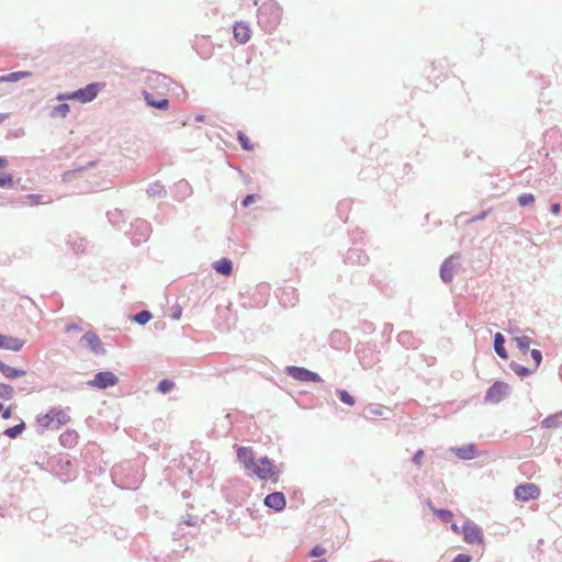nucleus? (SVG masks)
Listing matches in <instances>:
<instances>
[{
    "instance_id": "obj_29",
    "label": "nucleus",
    "mask_w": 562,
    "mask_h": 562,
    "mask_svg": "<svg viewBox=\"0 0 562 562\" xmlns=\"http://www.w3.org/2000/svg\"><path fill=\"white\" fill-rule=\"evenodd\" d=\"M173 387H175V383L170 380L165 379L159 382V384L157 386V391L160 392L161 394H167L171 390H173Z\"/></svg>"
},
{
    "instance_id": "obj_16",
    "label": "nucleus",
    "mask_w": 562,
    "mask_h": 562,
    "mask_svg": "<svg viewBox=\"0 0 562 562\" xmlns=\"http://www.w3.org/2000/svg\"><path fill=\"white\" fill-rule=\"evenodd\" d=\"M452 451L462 460H472L477 456L476 447L472 443L459 448H452Z\"/></svg>"
},
{
    "instance_id": "obj_11",
    "label": "nucleus",
    "mask_w": 562,
    "mask_h": 562,
    "mask_svg": "<svg viewBox=\"0 0 562 562\" xmlns=\"http://www.w3.org/2000/svg\"><path fill=\"white\" fill-rule=\"evenodd\" d=\"M145 83L149 89L158 90L160 94L167 88V77L156 71H147Z\"/></svg>"
},
{
    "instance_id": "obj_8",
    "label": "nucleus",
    "mask_w": 562,
    "mask_h": 562,
    "mask_svg": "<svg viewBox=\"0 0 562 562\" xmlns=\"http://www.w3.org/2000/svg\"><path fill=\"white\" fill-rule=\"evenodd\" d=\"M509 393V386L503 382L494 383L486 392L485 400L491 403H499Z\"/></svg>"
},
{
    "instance_id": "obj_7",
    "label": "nucleus",
    "mask_w": 562,
    "mask_h": 562,
    "mask_svg": "<svg viewBox=\"0 0 562 562\" xmlns=\"http://www.w3.org/2000/svg\"><path fill=\"white\" fill-rule=\"evenodd\" d=\"M540 496V488L533 483H526L516 486L515 497L521 502L537 499Z\"/></svg>"
},
{
    "instance_id": "obj_15",
    "label": "nucleus",
    "mask_w": 562,
    "mask_h": 562,
    "mask_svg": "<svg viewBox=\"0 0 562 562\" xmlns=\"http://www.w3.org/2000/svg\"><path fill=\"white\" fill-rule=\"evenodd\" d=\"M143 98L146 101V104L151 108H156L159 110H167L169 106V101L161 95L154 97L151 93H149L147 91H143Z\"/></svg>"
},
{
    "instance_id": "obj_46",
    "label": "nucleus",
    "mask_w": 562,
    "mask_h": 562,
    "mask_svg": "<svg viewBox=\"0 0 562 562\" xmlns=\"http://www.w3.org/2000/svg\"><path fill=\"white\" fill-rule=\"evenodd\" d=\"M79 330V326L77 324H69L66 327V331Z\"/></svg>"
},
{
    "instance_id": "obj_33",
    "label": "nucleus",
    "mask_w": 562,
    "mask_h": 562,
    "mask_svg": "<svg viewBox=\"0 0 562 562\" xmlns=\"http://www.w3.org/2000/svg\"><path fill=\"white\" fill-rule=\"evenodd\" d=\"M530 356H531L532 360L535 361L533 370H536L542 361V355L538 349H532L530 351Z\"/></svg>"
},
{
    "instance_id": "obj_5",
    "label": "nucleus",
    "mask_w": 562,
    "mask_h": 562,
    "mask_svg": "<svg viewBox=\"0 0 562 562\" xmlns=\"http://www.w3.org/2000/svg\"><path fill=\"white\" fill-rule=\"evenodd\" d=\"M80 345L82 348L90 350L92 353L97 356L105 353L103 342L93 331L85 333L80 339Z\"/></svg>"
},
{
    "instance_id": "obj_56",
    "label": "nucleus",
    "mask_w": 562,
    "mask_h": 562,
    "mask_svg": "<svg viewBox=\"0 0 562 562\" xmlns=\"http://www.w3.org/2000/svg\"><path fill=\"white\" fill-rule=\"evenodd\" d=\"M315 562H326V560H318V561H315Z\"/></svg>"
},
{
    "instance_id": "obj_52",
    "label": "nucleus",
    "mask_w": 562,
    "mask_h": 562,
    "mask_svg": "<svg viewBox=\"0 0 562 562\" xmlns=\"http://www.w3.org/2000/svg\"><path fill=\"white\" fill-rule=\"evenodd\" d=\"M451 528H452V530H453L454 532H458V527H457V525H454V524H453V525L451 526Z\"/></svg>"
},
{
    "instance_id": "obj_42",
    "label": "nucleus",
    "mask_w": 562,
    "mask_h": 562,
    "mask_svg": "<svg viewBox=\"0 0 562 562\" xmlns=\"http://www.w3.org/2000/svg\"><path fill=\"white\" fill-rule=\"evenodd\" d=\"M488 214V211H483L482 213H480L479 215L474 216L471 222H475V221H482L484 220Z\"/></svg>"
},
{
    "instance_id": "obj_47",
    "label": "nucleus",
    "mask_w": 562,
    "mask_h": 562,
    "mask_svg": "<svg viewBox=\"0 0 562 562\" xmlns=\"http://www.w3.org/2000/svg\"><path fill=\"white\" fill-rule=\"evenodd\" d=\"M8 166V160L4 157H0V168H5Z\"/></svg>"
},
{
    "instance_id": "obj_18",
    "label": "nucleus",
    "mask_w": 562,
    "mask_h": 562,
    "mask_svg": "<svg viewBox=\"0 0 562 562\" xmlns=\"http://www.w3.org/2000/svg\"><path fill=\"white\" fill-rule=\"evenodd\" d=\"M213 268L217 273L229 276L233 270V263L229 259L223 258L213 263Z\"/></svg>"
},
{
    "instance_id": "obj_55",
    "label": "nucleus",
    "mask_w": 562,
    "mask_h": 562,
    "mask_svg": "<svg viewBox=\"0 0 562 562\" xmlns=\"http://www.w3.org/2000/svg\"><path fill=\"white\" fill-rule=\"evenodd\" d=\"M2 409H3V406H2V404L0 403V413L2 412Z\"/></svg>"
},
{
    "instance_id": "obj_3",
    "label": "nucleus",
    "mask_w": 562,
    "mask_h": 562,
    "mask_svg": "<svg viewBox=\"0 0 562 562\" xmlns=\"http://www.w3.org/2000/svg\"><path fill=\"white\" fill-rule=\"evenodd\" d=\"M258 18L266 30H273L281 18L279 5L273 1L263 3L259 9Z\"/></svg>"
},
{
    "instance_id": "obj_25",
    "label": "nucleus",
    "mask_w": 562,
    "mask_h": 562,
    "mask_svg": "<svg viewBox=\"0 0 562 562\" xmlns=\"http://www.w3.org/2000/svg\"><path fill=\"white\" fill-rule=\"evenodd\" d=\"M25 429V424L22 422L13 427H9L3 431V435L8 436L9 438H16L19 435L23 432Z\"/></svg>"
},
{
    "instance_id": "obj_17",
    "label": "nucleus",
    "mask_w": 562,
    "mask_h": 562,
    "mask_svg": "<svg viewBox=\"0 0 562 562\" xmlns=\"http://www.w3.org/2000/svg\"><path fill=\"white\" fill-rule=\"evenodd\" d=\"M234 37L240 44H245L250 38V29L244 23H236L234 26Z\"/></svg>"
},
{
    "instance_id": "obj_9",
    "label": "nucleus",
    "mask_w": 562,
    "mask_h": 562,
    "mask_svg": "<svg viewBox=\"0 0 562 562\" xmlns=\"http://www.w3.org/2000/svg\"><path fill=\"white\" fill-rule=\"evenodd\" d=\"M288 373L290 376H292L295 380L303 381V382H321L322 378L307 369L300 368V367H289Z\"/></svg>"
},
{
    "instance_id": "obj_23",
    "label": "nucleus",
    "mask_w": 562,
    "mask_h": 562,
    "mask_svg": "<svg viewBox=\"0 0 562 562\" xmlns=\"http://www.w3.org/2000/svg\"><path fill=\"white\" fill-rule=\"evenodd\" d=\"M147 194L153 198H160L165 194V188L158 182L150 183L147 188Z\"/></svg>"
},
{
    "instance_id": "obj_1",
    "label": "nucleus",
    "mask_w": 562,
    "mask_h": 562,
    "mask_svg": "<svg viewBox=\"0 0 562 562\" xmlns=\"http://www.w3.org/2000/svg\"><path fill=\"white\" fill-rule=\"evenodd\" d=\"M237 460L243 468L250 475L257 476L261 481H272L277 483L279 481L281 469L268 457H260L256 459V456L251 448L239 447L237 449Z\"/></svg>"
},
{
    "instance_id": "obj_19",
    "label": "nucleus",
    "mask_w": 562,
    "mask_h": 562,
    "mask_svg": "<svg viewBox=\"0 0 562 562\" xmlns=\"http://www.w3.org/2000/svg\"><path fill=\"white\" fill-rule=\"evenodd\" d=\"M0 372L8 379H16L26 373L24 370L12 368L5 363H0Z\"/></svg>"
},
{
    "instance_id": "obj_13",
    "label": "nucleus",
    "mask_w": 562,
    "mask_h": 562,
    "mask_svg": "<svg viewBox=\"0 0 562 562\" xmlns=\"http://www.w3.org/2000/svg\"><path fill=\"white\" fill-rule=\"evenodd\" d=\"M23 346L24 340L12 336H5L0 333V349L20 351Z\"/></svg>"
},
{
    "instance_id": "obj_35",
    "label": "nucleus",
    "mask_w": 562,
    "mask_h": 562,
    "mask_svg": "<svg viewBox=\"0 0 562 562\" xmlns=\"http://www.w3.org/2000/svg\"><path fill=\"white\" fill-rule=\"evenodd\" d=\"M326 553V549L322 546H315L311 552L310 555L314 558H319Z\"/></svg>"
},
{
    "instance_id": "obj_22",
    "label": "nucleus",
    "mask_w": 562,
    "mask_h": 562,
    "mask_svg": "<svg viewBox=\"0 0 562 562\" xmlns=\"http://www.w3.org/2000/svg\"><path fill=\"white\" fill-rule=\"evenodd\" d=\"M69 111H70L69 104L60 103L52 109L50 116L64 119L68 115Z\"/></svg>"
},
{
    "instance_id": "obj_43",
    "label": "nucleus",
    "mask_w": 562,
    "mask_h": 562,
    "mask_svg": "<svg viewBox=\"0 0 562 562\" xmlns=\"http://www.w3.org/2000/svg\"><path fill=\"white\" fill-rule=\"evenodd\" d=\"M12 416V408L8 407L4 411L2 409V418L9 419Z\"/></svg>"
},
{
    "instance_id": "obj_14",
    "label": "nucleus",
    "mask_w": 562,
    "mask_h": 562,
    "mask_svg": "<svg viewBox=\"0 0 562 562\" xmlns=\"http://www.w3.org/2000/svg\"><path fill=\"white\" fill-rule=\"evenodd\" d=\"M265 505L280 512L285 507V497L281 492H273L266 496Z\"/></svg>"
},
{
    "instance_id": "obj_2",
    "label": "nucleus",
    "mask_w": 562,
    "mask_h": 562,
    "mask_svg": "<svg viewBox=\"0 0 562 562\" xmlns=\"http://www.w3.org/2000/svg\"><path fill=\"white\" fill-rule=\"evenodd\" d=\"M100 91L99 83H89L85 88L78 89L72 92H61L57 94V100L68 101L75 100L80 103H88L94 100Z\"/></svg>"
},
{
    "instance_id": "obj_10",
    "label": "nucleus",
    "mask_w": 562,
    "mask_h": 562,
    "mask_svg": "<svg viewBox=\"0 0 562 562\" xmlns=\"http://www.w3.org/2000/svg\"><path fill=\"white\" fill-rule=\"evenodd\" d=\"M462 530L465 542L472 544L476 542L481 543L483 541L482 531L475 522L467 520L463 525Z\"/></svg>"
},
{
    "instance_id": "obj_48",
    "label": "nucleus",
    "mask_w": 562,
    "mask_h": 562,
    "mask_svg": "<svg viewBox=\"0 0 562 562\" xmlns=\"http://www.w3.org/2000/svg\"><path fill=\"white\" fill-rule=\"evenodd\" d=\"M133 321L140 324V312L133 315Z\"/></svg>"
},
{
    "instance_id": "obj_27",
    "label": "nucleus",
    "mask_w": 562,
    "mask_h": 562,
    "mask_svg": "<svg viewBox=\"0 0 562 562\" xmlns=\"http://www.w3.org/2000/svg\"><path fill=\"white\" fill-rule=\"evenodd\" d=\"M14 395V390L11 385L0 383V397L2 400H11Z\"/></svg>"
},
{
    "instance_id": "obj_20",
    "label": "nucleus",
    "mask_w": 562,
    "mask_h": 562,
    "mask_svg": "<svg viewBox=\"0 0 562 562\" xmlns=\"http://www.w3.org/2000/svg\"><path fill=\"white\" fill-rule=\"evenodd\" d=\"M505 338L501 333H496L494 336V349L495 352L503 359H507L508 355L504 348Z\"/></svg>"
},
{
    "instance_id": "obj_54",
    "label": "nucleus",
    "mask_w": 562,
    "mask_h": 562,
    "mask_svg": "<svg viewBox=\"0 0 562 562\" xmlns=\"http://www.w3.org/2000/svg\"><path fill=\"white\" fill-rule=\"evenodd\" d=\"M108 216H109V221H111V222H112V217H111V216H112V214H111V213H108Z\"/></svg>"
},
{
    "instance_id": "obj_34",
    "label": "nucleus",
    "mask_w": 562,
    "mask_h": 562,
    "mask_svg": "<svg viewBox=\"0 0 562 562\" xmlns=\"http://www.w3.org/2000/svg\"><path fill=\"white\" fill-rule=\"evenodd\" d=\"M13 182V177L10 173H1L0 175V187L4 188L11 186Z\"/></svg>"
},
{
    "instance_id": "obj_32",
    "label": "nucleus",
    "mask_w": 562,
    "mask_h": 562,
    "mask_svg": "<svg viewBox=\"0 0 562 562\" xmlns=\"http://www.w3.org/2000/svg\"><path fill=\"white\" fill-rule=\"evenodd\" d=\"M535 202V196L531 193H524L519 195L518 203L520 206H527Z\"/></svg>"
},
{
    "instance_id": "obj_39",
    "label": "nucleus",
    "mask_w": 562,
    "mask_h": 562,
    "mask_svg": "<svg viewBox=\"0 0 562 562\" xmlns=\"http://www.w3.org/2000/svg\"><path fill=\"white\" fill-rule=\"evenodd\" d=\"M471 557L468 554H458L451 562H470Z\"/></svg>"
},
{
    "instance_id": "obj_51",
    "label": "nucleus",
    "mask_w": 562,
    "mask_h": 562,
    "mask_svg": "<svg viewBox=\"0 0 562 562\" xmlns=\"http://www.w3.org/2000/svg\"><path fill=\"white\" fill-rule=\"evenodd\" d=\"M370 413L374 414V415H379L380 414V412L378 409H372V411H370Z\"/></svg>"
},
{
    "instance_id": "obj_28",
    "label": "nucleus",
    "mask_w": 562,
    "mask_h": 562,
    "mask_svg": "<svg viewBox=\"0 0 562 562\" xmlns=\"http://www.w3.org/2000/svg\"><path fill=\"white\" fill-rule=\"evenodd\" d=\"M510 368L519 376L529 375L535 371L533 369H528L526 367H522V366H520L518 363H514V362L510 364Z\"/></svg>"
},
{
    "instance_id": "obj_45",
    "label": "nucleus",
    "mask_w": 562,
    "mask_h": 562,
    "mask_svg": "<svg viewBox=\"0 0 562 562\" xmlns=\"http://www.w3.org/2000/svg\"><path fill=\"white\" fill-rule=\"evenodd\" d=\"M550 210H551V212H552L553 214H555V215H557V214H559V213H560V204H559V203H554V204H552V205H551V207H550Z\"/></svg>"
},
{
    "instance_id": "obj_21",
    "label": "nucleus",
    "mask_w": 562,
    "mask_h": 562,
    "mask_svg": "<svg viewBox=\"0 0 562 562\" xmlns=\"http://www.w3.org/2000/svg\"><path fill=\"white\" fill-rule=\"evenodd\" d=\"M562 412L550 415L541 422L543 428H558L561 425Z\"/></svg>"
},
{
    "instance_id": "obj_44",
    "label": "nucleus",
    "mask_w": 562,
    "mask_h": 562,
    "mask_svg": "<svg viewBox=\"0 0 562 562\" xmlns=\"http://www.w3.org/2000/svg\"><path fill=\"white\" fill-rule=\"evenodd\" d=\"M151 319V314L148 311L143 310V325Z\"/></svg>"
},
{
    "instance_id": "obj_30",
    "label": "nucleus",
    "mask_w": 562,
    "mask_h": 562,
    "mask_svg": "<svg viewBox=\"0 0 562 562\" xmlns=\"http://www.w3.org/2000/svg\"><path fill=\"white\" fill-rule=\"evenodd\" d=\"M432 510L443 522H449L453 518V514L450 510L435 508H432Z\"/></svg>"
},
{
    "instance_id": "obj_31",
    "label": "nucleus",
    "mask_w": 562,
    "mask_h": 562,
    "mask_svg": "<svg viewBox=\"0 0 562 562\" xmlns=\"http://www.w3.org/2000/svg\"><path fill=\"white\" fill-rule=\"evenodd\" d=\"M337 394H338V396H339V400H340L342 403H345V404H347V405H349V406H352V405L355 404V400H353V397H352V396H351L347 391H345V390H338V391H337Z\"/></svg>"
},
{
    "instance_id": "obj_50",
    "label": "nucleus",
    "mask_w": 562,
    "mask_h": 562,
    "mask_svg": "<svg viewBox=\"0 0 562 562\" xmlns=\"http://www.w3.org/2000/svg\"><path fill=\"white\" fill-rule=\"evenodd\" d=\"M203 120H204V119H203V116H202V115H198V116L195 117V121H198V122H202Z\"/></svg>"
},
{
    "instance_id": "obj_38",
    "label": "nucleus",
    "mask_w": 562,
    "mask_h": 562,
    "mask_svg": "<svg viewBox=\"0 0 562 562\" xmlns=\"http://www.w3.org/2000/svg\"><path fill=\"white\" fill-rule=\"evenodd\" d=\"M198 517L188 515V518L180 520L179 526L187 525V526H195L198 525Z\"/></svg>"
},
{
    "instance_id": "obj_40",
    "label": "nucleus",
    "mask_w": 562,
    "mask_h": 562,
    "mask_svg": "<svg viewBox=\"0 0 562 562\" xmlns=\"http://www.w3.org/2000/svg\"><path fill=\"white\" fill-rule=\"evenodd\" d=\"M256 199L257 196L255 194H248L243 201V206H249L251 203L256 201Z\"/></svg>"
},
{
    "instance_id": "obj_41",
    "label": "nucleus",
    "mask_w": 562,
    "mask_h": 562,
    "mask_svg": "<svg viewBox=\"0 0 562 562\" xmlns=\"http://www.w3.org/2000/svg\"><path fill=\"white\" fill-rule=\"evenodd\" d=\"M423 454H424L423 450H418V451L414 454V458H413L414 463H416L417 465H419V464H420V462H422Z\"/></svg>"
},
{
    "instance_id": "obj_36",
    "label": "nucleus",
    "mask_w": 562,
    "mask_h": 562,
    "mask_svg": "<svg viewBox=\"0 0 562 562\" xmlns=\"http://www.w3.org/2000/svg\"><path fill=\"white\" fill-rule=\"evenodd\" d=\"M238 140L244 149H246V150L251 149L248 137L246 135H244L243 133H238Z\"/></svg>"
},
{
    "instance_id": "obj_12",
    "label": "nucleus",
    "mask_w": 562,
    "mask_h": 562,
    "mask_svg": "<svg viewBox=\"0 0 562 562\" xmlns=\"http://www.w3.org/2000/svg\"><path fill=\"white\" fill-rule=\"evenodd\" d=\"M457 257L451 256L450 258L446 259L440 268V277L443 282L448 283L452 281L457 269H458V262Z\"/></svg>"
},
{
    "instance_id": "obj_49",
    "label": "nucleus",
    "mask_w": 562,
    "mask_h": 562,
    "mask_svg": "<svg viewBox=\"0 0 562 562\" xmlns=\"http://www.w3.org/2000/svg\"><path fill=\"white\" fill-rule=\"evenodd\" d=\"M9 114L0 113V124L3 123L8 119Z\"/></svg>"
},
{
    "instance_id": "obj_24",
    "label": "nucleus",
    "mask_w": 562,
    "mask_h": 562,
    "mask_svg": "<svg viewBox=\"0 0 562 562\" xmlns=\"http://www.w3.org/2000/svg\"><path fill=\"white\" fill-rule=\"evenodd\" d=\"M27 76H30V74L26 71H14V72H10L7 76L0 77V81L16 82L20 79L25 78Z\"/></svg>"
},
{
    "instance_id": "obj_6",
    "label": "nucleus",
    "mask_w": 562,
    "mask_h": 562,
    "mask_svg": "<svg viewBox=\"0 0 562 562\" xmlns=\"http://www.w3.org/2000/svg\"><path fill=\"white\" fill-rule=\"evenodd\" d=\"M117 376L111 371H101L98 372L94 378L87 382V384L91 387H97L100 390H105L110 386H114L117 383Z\"/></svg>"
},
{
    "instance_id": "obj_37",
    "label": "nucleus",
    "mask_w": 562,
    "mask_h": 562,
    "mask_svg": "<svg viewBox=\"0 0 562 562\" xmlns=\"http://www.w3.org/2000/svg\"><path fill=\"white\" fill-rule=\"evenodd\" d=\"M75 438V434L72 432H65L60 436V442L63 445H71Z\"/></svg>"
},
{
    "instance_id": "obj_26",
    "label": "nucleus",
    "mask_w": 562,
    "mask_h": 562,
    "mask_svg": "<svg viewBox=\"0 0 562 562\" xmlns=\"http://www.w3.org/2000/svg\"><path fill=\"white\" fill-rule=\"evenodd\" d=\"M514 340L521 352L526 353L528 351L531 344V339L528 336H518Z\"/></svg>"
},
{
    "instance_id": "obj_57",
    "label": "nucleus",
    "mask_w": 562,
    "mask_h": 562,
    "mask_svg": "<svg viewBox=\"0 0 562 562\" xmlns=\"http://www.w3.org/2000/svg\"><path fill=\"white\" fill-rule=\"evenodd\" d=\"M0 363H3L2 361H0Z\"/></svg>"
},
{
    "instance_id": "obj_53",
    "label": "nucleus",
    "mask_w": 562,
    "mask_h": 562,
    "mask_svg": "<svg viewBox=\"0 0 562 562\" xmlns=\"http://www.w3.org/2000/svg\"><path fill=\"white\" fill-rule=\"evenodd\" d=\"M179 317H180V312L175 313V318H179Z\"/></svg>"
},
{
    "instance_id": "obj_4",
    "label": "nucleus",
    "mask_w": 562,
    "mask_h": 562,
    "mask_svg": "<svg viewBox=\"0 0 562 562\" xmlns=\"http://www.w3.org/2000/svg\"><path fill=\"white\" fill-rule=\"evenodd\" d=\"M70 420L68 414L60 408H52L45 415L37 417V424L43 429L53 428L58 429L60 426L67 424Z\"/></svg>"
}]
</instances>
